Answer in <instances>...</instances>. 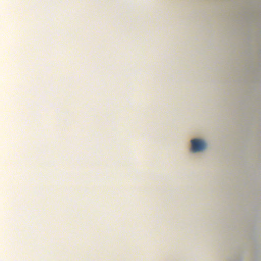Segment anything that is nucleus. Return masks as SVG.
<instances>
[{
  "instance_id": "1",
  "label": "nucleus",
  "mask_w": 261,
  "mask_h": 261,
  "mask_svg": "<svg viewBox=\"0 0 261 261\" xmlns=\"http://www.w3.org/2000/svg\"><path fill=\"white\" fill-rule=\"evenodd\" d=\"M192 150L193 152L201 151L204 150L207 147V144L205 141L202 139H193L191 140Z\"/></svg>"
}]
</instances>
